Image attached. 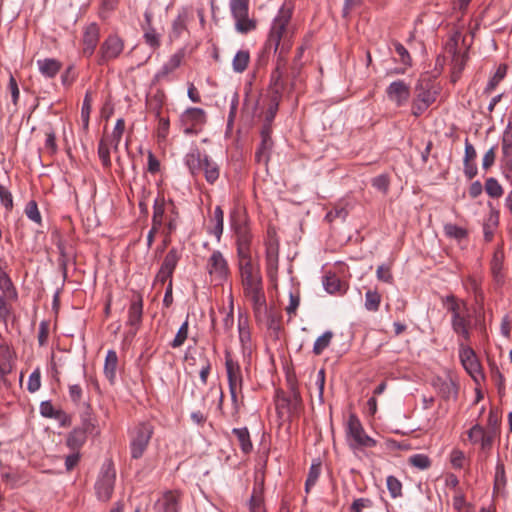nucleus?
Listing matches in <instances>:
<instances>
[{"label": "nucleus", "mask_w": 512, "mask_h": 512, "mask_svg": "<svg viewBox=\"0 0 512 512\" xmlns=\"http://www.w3.org/2000/svg\"><path fill=\"white\" fill-rule=\"evenodd\" d=\"M293 15V5L284 3L275 18L265 43V50H273L274 54L287 55L292 47L294 29L290 25Z\"/></svg>", "instance_id": "f257e3e1"}, {"label": "nucleus", "mask_w": 512, "mask_h": 512, "mask_svg": "<svg viewBox=\"0 0 512 512\" xmlns=\"http://www.w3.org/2000/svg\"><path fill=\"white\" fill-rule=\"evenodd\" d=\"M279 238L275 227L269 226L265 240V261L267 276L273 286L278 288L277 271L279 262Z\"/></svg>", "instance_id": "f03ea898"}, {"label": "nucleus", "mask_w": 512, "mask_h": 512, "mask_svg": "<svg viewBox=\"0 0 512 512\" xmlns=\"http://www.w3.org/2000/svg\"><path fill=\"white\" fill-rule=\"evenodd\" d=\"M237 258L242 285L245 288H259L262 284L259 263L252 259L251 253L239 254Z\"/></svg>", "instance_id": "7ed1b4c3"}, {"label": "nucleus", "mask_w": 512, "mask_h": 512, "mask_svg": "<svg viewBox=\"0 0 512 512\" xmlns=\"http://www.w3.org/2000/svg\"><path fill=\"white\" fill-rule=\"evenodd\" d=\"M116 480V470L112 460H106L102 466L95 483V491L97 498L103 502H107L114 491Z\"/></svg>", "instance_id": "20e7f679"}, {"label": "nucleus", "mask_w": 512, "mask_h": 512, "mask_svg": "<svg viewBox=\"0 0 512 512\" xmlns=\"http://www.w3.org/2000/svg\"><path fill=\"white\" fill-rule=\"evenodd\" d=\"M207 123L205 110L198 107L187 108L179 119L180 128L185 135H197L202 132Z\"/></svg>", "instance_id": "39448f33"}, {"label": "nucleus", "mask_w": 512, "mask_h": 512, "mask_svg": "<svg viewBox=\"0 0 512 512\" xmlns=\"http://www.w3.org/2000/svg\"><path fill=\"white\" fill-rule=\"evenodd\" d=\"M206 269L215 286L228 283L231 273L228 262L219 250H214L207 260Z\"/></svg>", "instance_id": "423d86ee"}, {"label": "nucleus", "mask_w": 512, "mask_h": 512, "mask_svg": "<svg viewBox=\"0 0 512 512\" xmlns=\"http://www.w3.org/2000/svg\"><path fill=\"white\" fill-rule=\"evenodd\" d=\"M153 426L150 423H140L131 432L130 453L132 459H139L146 451L153 435Z\"/></svg>", "instance_id": "0eeeda50"}, {"label": "nucleus", "mask_w": 512, "mask_h": 512, "mask_svg": "<svg viewBox=\"0 0 512 512\" xmlns=\"http://www.w3.org/2000/svg\"><path fill=\"white\" fill-rule=\"evenodd\" d=\"M346 435L350 442V447H375L377 442L365 433V430L355 414H351L347 421Z\"/></svg>", "instance_id": "6e6552de"}, {"label": "nucleus", "mask_w": 512, "mask_h": 512, "mask_svg": "<svg viewBox=\"0 0 512 512\" xmlns=\"http://www.w3.org/2000/svg\"><path fill=\"white\" fill-rule=\"evenodd\" d=\"M124 50V40L117 34L108 35L101 43L98 55V65H105L118 58Z\"/></svg>", "instance_id": "1a4fd4ad"}, {"label": "nucleus", "mask_w": 512, "mask_h": 512, "mask_svg": "<svg viewBox=\"0 0 512 512\" xmlns=\"http://www.w3.org/2000/svg\"><path fill=\"white\" fill-rule=\"evenodd\" d=\"M459 357L462 366L476 383L484 379L481 364L475 354V351L471 347L464 345V343H460Z\"/></svg>", "instance_id": "9d476101"}, {"label": "nucleus", "mask_w": 512, "mask_h": 512, "mask_svg": "<svg viewBox=\"0 0 512 512\" xmlns=\"http://www.w3.org/2000/svg\"><path fill=\"white\" fill-rule=\"evenodd\" d=\"M467 435L469 441L472 444L479 445L481 451L485 453L486 456L490 454L496 437H494L492 434H490V432L485 430V427L477 423L469 429Z\"/></svg>", "instance_id": "9b49d317"}, {"label": "nucleus", "mask_w": 512, "mask_h": 512, "mask_svg": "<svg viewBox=\"0 0 512 512\" xmlns=\"http://www.w3.org/2000/svg\"><path fill=\"white\" fill-rule=\"evenodd\" d=\"M232 227L236 234L237 255L251 253L252 234L246 219L233 221Z\"/></svg>", "instance_id": "f8f14e48"}, {"label": "nucleus", "mask_w": 512, "mask_h": 512, "mask_svg": "<svg viewBox=\"0 0 512 512\" xmlns=\"http://www.w3.org/2000/svg\"><path fill=\"white\" fill-rule=\"evenodd\" d=\"M386 95L396 107H402L410 98V86L404 80L393 81L386 88Z\"/></svg>", "instance_id": "ddd939ff"}, {"label": "nucleus", "mask_w": 512, "mask_h": 512, "mask_svg": "<svg viewBox=\"0 0 512 512\" xmlns=\"http://www.w3.org/2000/svg\"><path fill=\"white\" fill-rule=\"evenodd\" d=\"M286 56L287 55L277 54L276 67L272 71L271 76H270V86L269 87L271 90V95L282 96V93L285 90L286 83L283 80V75H284L285 67H286V63H287Z\"/></svg>", "instance_id": "4468645a"}, {"label": "nucleus", "mask_w": 512, "mask_h": 512, "mask_svg": "<svg viewBox=\"0 0 512 512\" xmlns=\"http://www.w3.org/2000/svg\"><path fill=\"white\" fill-rule=\"evenodd\" d=\"M99 38L100 27L97 23L92 22L85 27L82 38V52L85 57H91L94 54Z\"/></svg>", "instance_id": "2eb2a0df"}, {"label": "nucleus", "mask_w": 512, "mask_h": 512, "mask_svg": "<svg viewBox=\"0 0 512 512\" xmlns=\"http://www.w3.org/2000/svg\"><path fill=\"white\" fill-rule=\"evenodd\" d=\"M225 367L229 390L239 389L241 391L243 383L241 368L239 363L234 361L228 352L225 355Z\"/></svg>", "instance_id": "dca6fc26"}, {"label": "nucleus", "mask_w": 512, "mask_h": 512, "mask_svg": "<svg viewBox=\"0 0 512 512\" xmlns=\"http://www.w3.org/2000/svg\"><path fill=\"white\" fill-rule=\"evenodd\" d=\"M246 298L252 303L255 318L261 321L268 313L264 290H245Z\"/></svg>", "instance_id": "f3484780"}, {"label": "nucleus", "mask_w": 512, "mask_h": 512, "mask_svg": "<svg viewBox=\"0 0 512 512\" xmlns=\"http://www.w3.org/2000/svg\"><path fill=\"white\" fill-rule=\"evenodd\" d=\"M143 316V298L140 294H136L131 299V303L128 309V320L127 325L134 328L136 333L142 323Z\"/></svg>", "instance_id": "a211bd4d"}, {"label": "nucleus", "mask_w": 512, "mask_h": 512, "mask_svg": "<svg viewBox=\"0 0 512 512\" xmlns=\"http://www.w3.org/2000/svg\"><path fill=\"white\" fill-rule=\"evenodd\" d=\"M432 386L445 400H449L450 398H457L458 385L451 377H435L432 380Z\"/></svg>", "instance_id": "6ab92c4d"}, {"label": "nucleus", "mask_w": 512, "mask_h": 512, "mask_svg": "<svg viewBox=\"0 0 512 512\" xmlns=\"http://www.w3.org/2000/svg\"><path fill=\"white\" fill-rule=\"evenodd\" d=\"M451 326L454 333L462 337L465 342L470 340L471 315L469 311L456 317H451Z\"/></svg>", "instance_id": "aec40b11"}, {"label": "nucleus", "mask_w": 512, "mask_h": 512, "mask_svg": "<svg viewBox=\"0 0 512 512\" xmlns=\"http://www.w3.org/2000/svg\"><path fill=\"white\" fill-rule=\"evenodd\" d=\"M415 100L430 107L436 101V92L429 80L419 81L415 86Z\"/></svg>", "instance_id": "412c9836"}, {"label": "nucleus", "mask_w": 512, "mask_h": 512, "mask_svg": "<svg viewBox=\"0 0 512 512\" xmlns=\"http://www.w3.org/2000/svg\"><path fill=\"white\" fill-rule=\"evenodd\" d=\"M184 57V53L182 51H178L173 54L169 60L163 64L161 69L155 74V80L159 81L166 78L170 73L175 71L180 67L182 60Z\"/></svg>", "instance_id": "4be33fe9"}, {"label": "nucleus", "mask_w": 512, "mask_h": 512, "mask_svg": "<svg viewBox=\"0 0 512 512\" xmlns=\"http://www.w3.org/2000/svg\"><path fill=\"white\" fill-rule=\"evenodd\" d=\"M443 306L449 311L452 317L461 315L469 311L465 300L459 299L453 294H450L442 299Z\"/></svg>", "instance_id": "5701e85b"}, {"label": "nucleus", "mask_w": 512, "mask_h": 512, "mask_svg": "<svg viewBox=\"0 0 512 512\" xmlns=\"http://www.w3.org/2000/svg\"><path fill=\"white\" fill-rule=\"evenodd\" d=\"M154 507L157 512H179L178 498L172 491H168L155 503Z\"/></svg>", "instance_id": "b1692460"}, {"label": "nucleus", "mask_w": 512, "mask_h": 512, "mask_svg": "<svg viewBox=\"0 0 512 512\" xmlns=\"http://www.w3.org/2000/svg\"><path fill=\"white\" fill-rule=\"evenodd\" d=\"M185 164L187 165L192 175H198L200 172H202L204 155L201 154L198 148H194L186 154Z\"/></svg>", "instance_id": "393cba45"}, {"label": "nucleus", "mask_w": 512, "mask_h": 512, "mask_svg": "<svg viewBox=\"0 0 512 512\" xmlns=\"http://www.w3.org/2000/svg\"><path fill=\"white\" fill-rule=\"evenodd\" d=\"M37 66L41 74L47 78H54L62 68V63L54 58L37 60Z\"/></svg>", "instance_id": "a878e982"}, {"label": "nucleus", "mask_w": 512, "mask_h": 512, "mask_svg": "<svg viewBox=\"0 0 512 512\" xmlns=\"http://www.w3.org/2000/svg\"><path fill=\"white\" fill-rule=\"evenodd\" d=\"M165 99L166 95L164 91L157 89L154 94L149 95L146 99V106L148 111L154 113L156 117H159L161 115Z\"/></svg>", "instance_id": "bb28decb"}, {"label": "nucleus", "mask_w": 512, "mask_h": 512, "mask_svg": "<svg viewBox=\"0 0 512 512\" xmlns=\"http://www.w3.org/2000/svg\"><path fill=\"white\" fill-rule=\"evenodd\" d=\"M187 21L188 14L186 11H183L178 14V16L172 22V29L169 34V38L171 40H176L180 38L184 32L187 31Z\"/></svg>", "instance_id": "cd10ccee"}, {"label": "nucleus", "mask_w": 512, "mask_h": 512, "mask_svg": "<svg viewBox=\"0 0 512 512\" xmlns=\"http://www.w3.org/2000/svg\"><path fill=\"white\" fill-rule=\"evenodd\" d=\"M118 365V356L115 350H108L104 362V374L106 378L113 383L116 377Z\"/></svg>", "instance_id": "c85d7f7f"}, {"label": "nucleus", "mask_w": 512, "mask_h": 512, "mask_svg": "<svg viewBox=\"0 0 512 512\" xmlns=\"http://www.w3.org/2000/svg\"><path fill=\"white\" fill-rule=\"evenodd\" d=\"M232 433L236 436L242 453L245 455L251 453L253 444L248 429L246 427L234 428Z\"/></svg>", "instance_id": "c756f323"}, {"label": "nucleus", "mask_w": 512, "mask_h": 512, "mask_svg": "<svg viewBox=\"0 0 512 512\" xmlns=\"http://www.w3.org/2000/svg\"><path fill=\"white\" fill-rule=\"evenodd\" d=\"M87 440V434L75 427L66 438V445L72 451H80Z\"/></svg>", "instance_id": "7c9ffc66"}, {"label": "nucleus", "mask_w": 512, "mask_h": 512, "mask_svg": "<svg viewBox=\"0 0 512 512\" xmlns=\"http://www.w3.org/2000/svg\"><path fill=\"white\" fill-rule=\"evenodd\" d=\"M444 235L449 238L461 243L463 240H467L468 231L467 229L458 226L453 223H446L443 226Z\"/></svg>", "instance_id": "2f4dec72"}, {"label": "nucleus", "mask_w": 512, "mask_h": 512, "mask_svg": "<svg viewBox=\"0 0 512 512\" xmlns=\"http://www.w3.org/2000/svg\"><path fill=\"white\" fill-rule=\"evenodd\" d=\"M202 171L204 172L205 179L209 184H214L220 175L219 166L206 154H204V164Z\"/></svg>", "instance_id": "473e14b6"}, {"label": "nucleus", "mask_w": 512, "mask_h": 512, "mask_svg": "<svg viewBox=\"0 0 512 512\" xmlns=\"http://www.w3.org/2000/svg\"><path fill=\"white\" fill-rule=\"evenodd\" d=\"M306 48H307L306 44H302L301 46H299L297 48L296 55L294 56V59L292 61V64L290 67V70H291L290 75H291V79H292L291 85L292 86L296 85V81L298 80V78L300 76V72H301V69L303 66L301 59H302L303 53L306 50Z\"/></svg>", "instance_id": "72a5a7b5"}, {"label": "nucleus", "mask_w": 512, "mask_h": 512, "mask_svg": "<svg viewBox=\"0 0 512 512\" xmlns=\"http://www.w3.org/2000/svg\"><path fill=\"white\" fill-rule=\"evenodd\" d=\"M507 68L508 67L505 63H502L498 66L496 72L489 79L486 87L484 88L483 94L490 95L495 90L498 84L505 78L507 74Z\"/></svg>", "instance_id": "f704fd0d"}, {"label": "nucleus", "mask_w": 512, "mask_h": 512, "mask_svg": "<svg viewBox=\"0 0 512 512\" xmlns=\"http://www.w3.org/2000/svg\"><path fill=\"white\" fill-rule=\"evenodd\" d=\"M273 148L272 139H262L255 152V160L257 163L267 164L270 160V154Z\"/></svg>", "instance_id": "c9c22d12"}, {"label": "nucleus", "mask_w": 512, "mask_h": 512, "mask_svg": "<svg viewBox=\"0 0 512 512\" xmlns=\"http://www.w3.org/2000/svg\"><path fill=\"white\" fill-rule=\"evenodd\" d=\"M467 60H468L467 51L451 58V66H452L451 78H452L453 82H456L460 78V75L462 74V72L466 66Z\"/></svg>", "instance_id": "e433bc0d"}, {"label": "nucleus", "mask_w": 512, "mask_h": 512, "mask_svg": "<svg viewBox=\"0 0 512 512\" xmlns=\"http://www.w3.org/2000/svg\"><path fill=\"white\" fill-rule=\"evenodd\" d=\"M40 414L45 418L56 419L62 422L67 418L66 413L62 410L55 409L49 400L40 403Z\"/></svg>", "instance_id": "4c0bfd02"}, {"label": "nucleus", "mask_w": 512, "mask_h": 512, "mask_svg": "<svg viewBox=\"0 0 512 512\" xmlns=\"http://www.w3.org/2000/svg\"><path fill=\"white\" fill-rule=\"evenodd\" d=\"M501 157H512V121H509L501 136Z\"/></svg>", "instance_id": "58836bf2"}, {"label": "nucleus", "mask_w": 512, "mask_h": 512, "mask_svg": "<svg viewBox=\"0 0 512 512\" xmlns=\"http://www.w3.org/2000/svg\"><path fill=\"white\" fill-rule=\"evenodd\" d=\"M235 28L241 34H247L256 29L257 22L248 17V13L243 14L242 17L235 16Z\"/></svg>", "instance_id": "ea45409f"}, {"label": "nucleus", "mask_w": 512, "mask_h": 512, "mask_svg": "<svg viewBox=\"0 0 512 512\" xmlns=\"http://www.w3.org/2000/svg\"><path fill=\"white\" fill-rule=\"evenodd\" d=\"M507 479L505 473V466L501 461H498L495 468L493 494L500 493L506 486Z\"/></svg>", "instance_id": "a19ab883"}, {"label": "nucleus", "mask_w": 512, "mask_h": 512, "mask_svg": "<svg viewBox=\"0 0 512 512\" xmlns=\"http://www.w3.org/2000/svg\"><path fill=\"white\" fill-rule=\"evenodd\" d=\"M250 54L247 50H239L232 61L233 70L237 73L244 72L249 64Z\"/></svg>", "instance_id": "79ce46f5"}, {"label": "nucleus", "mask_w": 512, "mask_h": 512, "mask_svg": "<svg viewBox=\"0 0 512 512\" xmlns=\"http://www.w3.org/2000/svg\"><path fill=\"white\" fill-rule=\"evenodd\" d=\"M503 269V255L500 252H496L491 261V272L494 280L497 284H502L504 275L502 272Z\"/></svg>", "instance_id": "37998d69"}, {"label": "nucleus", "mask_w": 512, "mask_h": 512, "mask_svg": "<svg viewBox=\"0 0 512 512\" xmlns=\"http://www.w3.org/2000/svg\"><path fill=\"white\" fill-rule=\"evenodd\" d=\"M464 40V37L462 36L461 32L456 30L454 31L447 40L445 44V52L452 58L456 55L461 54L459 51L458 45L460 40Z\"/></svg>", "instance_id": "c03bdc74"}, {"label": "nucleus", "mask_w": 512, "mask_h": 512, "mask_svg": "<svg viewBox=\"0 0 512 512\" xmlns=\"http://www.w3.org/2000/svg\"><path fill=\"white\" fill-rule=\"evenodd\" d=\"M500 423L501 419L498 411L493 408L490 409L485 430H487L488 432H490V434L497 438L500 434Z\"/></svg>", "instance_id": "a18cd8bd"}, {"label": "nucleus", "mask_w": 512, "mask_h": 512, "mask_svg": "<svg viewBox=\"0 0 512 512\" xmlns=\"http://www.w3.org/2000/svg\"><path fill=\"white\" fill-rule=\"evenodd\" d=\"M181 258V251L177 248H171L165 255L161 267L167 271L174 272L179 260Z\"/></svg>", "instance_id": "49530a36"}, {"label": "nucleus", "mask_w": 512, "mask_h": 512, "mask_svg": "<svg viewBox=\"0 0 512 512\" xmlns=\"http://www.w3.org/2000/svg\"><path fill=\"white\" fill-rule=\"evenodd\" d=\"M285 401L290 410H297L302 404L301 394L295 382H290V395L284 397Z\"/></svg>", "instance_id": "de8ad7c7"}, {"label": "nucleus", "mask_w": 512, "mask_h": 512, "mask_svg": "<svg viewBox=\"0 0 512 512\" xmlns=\"http://www.w3.org/2000/svg\"><path fill=\"white\" fill-rule=\"evenodd\" d=\"M96 419L92 416V414L89 411H85L81 415V425L77 428L82 430L84 433L88 434H98L99 432L96 431Z\"/></svg>", "instance_id": "09e8293b"}, {"label": "nucleus", "mask_w": 512, "mask_h": 512, "mask_svg": "<svg viewBox=\"0 0 512 512\" xmlns=\"http://www.w3.org/2000/svg\"><path fill=\"white\" fill-rule=\"evenodd\" d=\"M142 29L144 31L143 38L145 43L154 50L158 49L161 42L160 35L156 32L155 28L142 26Z\"/></svg>", "instance_id": "8fccbe9b"}, {"label": "nucleus", "mask_w": 512, "mask_h": 512, "mask_svg": "<svg viewBox=\"0 0 512 512\" xmlns=\"http://www.w3.org/2000/svg\"><path fill=\"white\" fill-rule=\"evenodd\" d=\"M332 331H326L321 336H319L313 345V353L315 355H321L323 351L330 345L331 340L333 338Z\"/></svg>", "instance_id": "3c124183"}, {"label": "nucleus", "mask_w": 512, "mask_h": 512, "mask_svg": "<svg viewBox=\"0 0 512 512\" xmlns=\"http://www.w3.org/2000/svg\"><path fill=\"white\" fill-rule=\"evenodd\" d=\"M109 145H111L110 140L106 138H102L98 144V156L105 168H109L111 166Z\"/></svg>", "instance_id": "603ef678"}, {"label": "nucleus", "mask_w": 512, "mask_h": 512, "mask_svg": "<svg viewBox=\"0 0 512 512\" xmlns=\"http://www.w3.org/2000/svg\"><path fill=\"white\" fill-rule=\"evenodd\" d=\"M91 103H92L91 93L89 91H87L84 96L82 107H81V120L83 123V128L85 130H88V128H89L90 113H91V109H92Z\"/></svg>", "instance_id": "864d4df0"}, {"label": "nucleus", "mask_w": 512, "mask_h": 512, "mask_svg": "<svg viewBox=\"0 0 512 512\" xmlns=\"http://www.w3.org/2000/svg\"><path fill=\"white\" fill-rule=\"evenodd\" d=\"M408 464L419 469L426 470L431 467V459L426 454H414L408 458Z\"/></svg>", "instance_id": "5fc2aeb1"}, {"label": "nucleus", "mask_w": 512, "mask_h": 512, "mask_svg": "<svg viewBox=\"0 0 512 512\" xmlns=\"http://www.w3.org/2000/svg\"><path fill=\"white\" fill-rule=\"evenodd\" d=\"M381 298L378 290H367L365 295V308L368 311L376 312L379 309Z\"/></svg>", "instance_id": "6e6d98bb"}, {"label": "nucleus", "mask_w": 512, "mask_h": 512, "mask_svg": "<svg viewBox=\"0 0 512 512\" xmlns=\"http://www.w3.org/2000/svg\"><path fill=\"white\" fill-rule=\"evenodd\" d=\"M485 191L492 198H500L503 195V188L494 177H489L485 182Z\"/></svg>", "instance_id": "4d7b16f0"}, {"label": "nucleus", "mask_w": 512, "mask_h": 512, "mask_svg": "<svg viewBox=\"0 0 512 512\" xmlns=\"http://www.w3.org/2000/svg\"><path fill=\"white\" fill-rule=\"evenodd\" d=\"M125 130V121L123 118H120L116 121L114 130L112 135L110 136V144L113 146L114 150H117L122 138V135Z\"/></svg>", "instance_id": "13d9d810"}, {"label": "nucleus", "mask_w": 512, "mask_h": 512, "mask_svg": "<svg viewBox=\"0 0 512 512\" xmlns=\"http://www.w3.org/2000/svg\"><path fill=\"white\" fill-rule=\"evenodd\" d=\"M214 221L212 233L216 236L217 240L220 241L223 229H224V213L220 206H216L214 210Z\"/></svg>", "instance_id": "bf43d9fd"}, {"label": "nucleus", "mask_w": 512, "mask_h": 512, "mask_svg": "<svg viewBox=\"0 0 512 512\" xmlns=\"http://www.w3.org/2000/svg\"><path fill=\"white\" fill-rule=\"evenodd\" d=\"M167 202L162 193H158L153 203V215L152 217L164 219L167 210Z\"/></svg>", "instance_id": "052dcab7"}, {"label": "nucleus", "mask_w": 512, "mask_h": 512, "mask_svg": "<svg viewBox=\"0 0 512 512\" xmlns=\"http://www.w3.org/2000/svg\"><path fill=\"white\" fill-rule=\"evenodd\" d=\"M172 275L173 273L170 271L165 270L164 268L160 267L155 280H154V286L159 285L161 287L166 286V288H172Z\"/></svg>", "instance_id": "680f3d73"}, {"label": "nucleus", "mask_w": 512, "mask_h": 512, "mask_svg": "<svg viewBox=\"0 0 512 512\" xmlns=\"http://www.w3.org/2000/svg\"><path fill=\"white\" fill-rule=\"evenodd\" d=\"M387 489L392 498H397L402 496V483L398 478L393 475H390L386 479Z\"/></svg>", "instance_id": "e2e57ef3"}, {"label": "nucleus", "mask_w": 512, "mask_h": 512, "mask_svg": "<svg viewBox=\"0 0 512 512\" xmlns=\"http://www.w3.org/2000/svg\"><path fill=\"white\" fill-rule=\"evenodd\" d=\"M230 9L233 17H242L243 14L248 13L249 0H231Z\"/></svg>", "instance_id": "0e129e2a"}, {"label": "nucleus", "mask_w": 512, "mask_h": 512, "mask_svg": "<svg viewBox=\"0 0 512 512\" xmlns=\"http://www.w3.org/2000/svg\"><path fill=\"white\" fill-rule=\"evenodd\" d=\"M377 279L384 284L391 285L393 283V275L391 272V266L388 264H382L378 266L376 270Z\"/></svg>", "instance_id": "69168bd1"}, {"label": "nucleus", "mask_w": 512, "mask_h": 512, "mask_svg": "<svg viewBox=\"0 0 512 512\" xmlns=\"http://www.w3.org/2000/svg\"><path fill=\"white\" fill-rule=\"evenodd\" d=\"M188 328H189V324H188V320L186 319V321L178 329V331L175 335V338L171 342V346L173 348H178L184 344V342L186 341V339L188 337Z\"/></svg>", "instance_id": "338daca9"}, {"label": "nucleus", "mask_w": 512, "mask_h": 512, "mask_svg": "<svg viewBox=\"0 0 512 512\" xmlns=\"http://www.w3.org/2000/svg\"><path fill=\"white\" fill-rule=\"evenodd\" d=\"M41 387V370L36 368L29 376L27 390L30 393L37 392Z\"/></svg>", "instance_id": "774afa93"}]
</instances>
